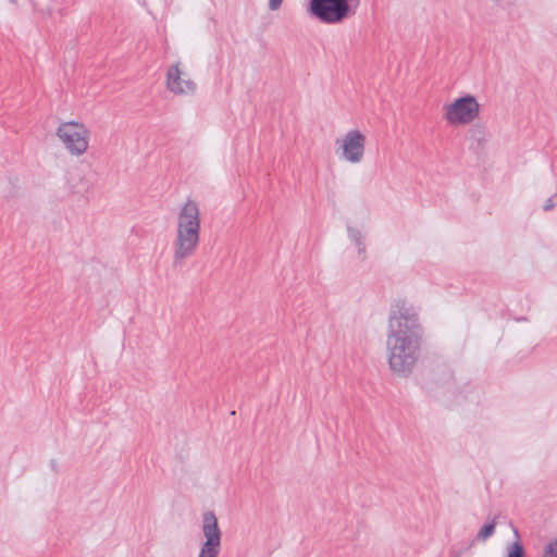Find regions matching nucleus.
Instances as JSON below:
<instances>
[{
  "label": "nucleus",
  "mask_w": 557,
  "mask_h": 557,
  "mask_svg": "<svg viewBox=\"0 0 557 557\" xmlns=\"http://www.w3.org/2000/svg\"><path fill=\"white\" fill-rule=\"evenodd\" d=\"M424 329L419 310L407 299H395L389 309L386 348L393 372L409 375L421 354Z\"/></svg>",
  "instance_id": "1"
},
{
  "label": "nucleus",
  "mask_w": 557,
  "mask_h": 557,
  "mask_svg": "<svg viewBox=\"0 0 557 557\" xmlns=\"http://www.w3.org/2000/svg\"><path fill=\"white\" fill-rule=\"evenodd\" d=\"M57 136L73 156H82L88 149L89 131L81 123H62L57 129Z\"/></svg>",
  "instance_id": "2"
},
{
  "label": "nucleus",
  "mask_w": 557,
  "mask_h": 557,
  "mask_svg": "<svg viewBox=\"0 0 557 557\" xmlns=\"http://www.w3.org/2000/svg\"><path fill=\"white\" fill-rule=\"evenodd\" d=\"M480 104L475 97L467 95L446 107L445 119L453 125H466L479 116Z\"/></svg>",
  "instance_id": "3"
},
{
  "label": "nucleus",
  "mask_w": 557,
  "mask_h": 557,
  "mask_svg": "<svg viewBox=\"0 0 557 557\" xmlns=\"http://www.w3.org/2000/svg\"><path fill=\"white\" fill-rule=\"evenodd\" d=\"M201 531L206 541L201 545L198 557H218L221 550L222 532L213 511H206L202 515Z\"/></svg>",
  "instance_id": "4"
},
{
  "label": "nucleus",
  "mask_w": 557,
  "mask_h": 557,
  "mask_svg": "<svg viewBox=\"0 0 557 557\" xmlns=\"http://www.w3.org/2000/svg\"><path fill=\"white\" fill-rule=\"evenodd\" d=\"M200 240V231L176 228V236L173 242V263L181 265L184 260L193 257Z\"/></svg>",
  "instance_id": "5"
},
{
  "label": "nucleus",
  "mask_w": 557,
  "mask_h": 557,
  "mask_svg": "<svg viewBox=\"0 0 557 557\" xmlns=\"http://www.w3.org/2000/svg\"><path fill=\"white\" fill-rule=\"evenodd\" d=\"M311 12L325 23H337L348 16L350 8L345 0H311Z\"/></svg>",
  "instance_id": "6"
},
{
  "label": "nucleus",
  "mask_w": 557,
  "mask_h": 557,
  "mask_svg": "<svg viewBox=\"0 0 557 557\" xmlns=\"http://www.w3.org/2000/svg\"><path fill=\"white\" fill-rule=\"evenodd\" d=\"M366 136L358 129H351L346 133L342 139V157L350 163L362 161L366 149Z\"/></svg>",
  "instance_id": "7"
},
{
  "label": "nucleus",
  "mask_w": 557,
  "mask_h": 557,
  "mask_svg": "<svg viewBox=\"0 0 557 557\" xmlns=\"http://www.w3.org/2000/svg\"><path fill=\"white\" fill-rule=\"evenodd\" d=\"M166 88L176 95L194 94L196 91V83L184 73L180 63L169 66L166 72Z\"/></svg>",
  "instance_id": "8"
},
{
  "label": "nucleus",
  "mask_w": 557,
  "mask_h": 557,
  "mask_svg": "<svg viewBox=\"0 0 557 557\" xmlns=\"http://www.w3.org/2000/svg\"><path fill=\"white\" fill-rule=\"evenodd\" d=\"M177 228L200 231V210L196 201L188 200L180 210Z\"/></svg>",
  "instance_id": "9"
},
{
  "label": "nucleus",
  "mask_w": 557,
  "mask_h": 557,
  "mask_svg": "<svg viewBox=\"0 0 557 557\" xmlns=\"http://www.w3.org/2000/svg\"><path fill=\"white\" fill-rule=\"evenodd\" d=\"M30 3L37 17L41 20L50 18L55 22L63 15L61 9L55 10V0H30Z\"/></svg>",
  "instance_id": "10"
},
{
  "label": "nucleus",
  "mask_w": 557,
  "mask_h": 557,
  "mask_svg": "<svg viewBox=\"0 0 557 557\" xmlns=\"http://www.w3.org/2000/svg\"><path fill=\"white\" fill-rule=\"evenodd\" d=\"M496 529V519L494 518L490 523H485L480 531L478 532L475 539L470 543L468 548H470L475 541H486L488 537H491L495 533Z\"/></svg>",
  "instance_id": "11"
},
{
  "label": "nucleus",
  "mask_w": 557,
  "mask_h": 557,
  "mask_svg": "<svg viewBox=\"0 0 557 557\" xmlns=\"http://www.w3.org/2000/svg\"><path fill=\"white\" fill-rule=\"evenodd\" d=\"M348 236L349 238L356 244L359 253L366 252V244L363 242L362 233L351 226L347 227Z\"/></svg>",
  "instance_id": "12"
},
{
  "label": "nucleus",
  "mask_w": 557,
  "mask_h": 557,
  "mask_svg": "<svg viewBox=\"0 0 557 557\" xmlns=\"http://www.w3.org/2000/svg\"><path fill=\"white\" fill-rule=\"evenodd\" d=\"M506 557H525L523 545L519 541L508 544Z\"/></svg>",
  "instance_id": "13"
},
{
  "label": "nucleus",
  "mask_w": 557,
  "mask_h": 557,
  "mask_svg": "<svg viewBox=\"0 0 557 557\" xmlns=\"http://www.w3.org/2000/svg\"><path fill=\"white\" fill-rule=\"evenodd\" d=\"M542 557H557V537L544 546Z\"/></svg>",
  "instance_id": "14"
},
{
  "label": "nucleus",
  "mask_w": 557,
  "mask_h": 557,
  "mask_svg": "<svg viewBox=\"0 0 557 557\" xmlns=\"http://www.w3.org/2000/svg\"><path fill=\"white\" fill-rule=\"evenodd\" d=\"M555 199H557V193L553 197L548 198L545 201L544 207H543L544 211H550V210L554 209V207H555V201L554 200Z\"/></svg>",
  "instance_id": "15"
},
{
  "label": "nucleus",
  "mask_w": 557,
  "mask_h": 557,
  "mask_svg": "<svg viewBox=\"0 0 557 557\" xmlns=\"http://www.w3.org/2000/svg\"><path fill=\"white\" fill-rule=\"evenodd\" d=\"M282 3L283 0H269L268 5L271 11H276L281 8Z\"/></svg>",
  "instance_id": "16"
},
{
  "label": "nucleus",
  "mask_w": 557,
  "mask_h": 557,
  "mask_svg": "<svg viewBox=\"0 0 557 557\" xmlns=\"http://www.w3.org/2000/svg\"><path fill=\"white\" fill-rule=\"evenodd\" d=\"M469 549L468 547L465 548L463 550H458V552H451V556L450 557H460L465 550Z\"/></svg>",
  "instance_id": "17"
},
{
  "label": "nucleus",
  "mask_w": 557,
  "mask_h": 557,
  "mask_svg": "<svg viewBox=\"0 0 557 557\" xmlns=\"http://www.w3.org/2000/svg\"><path fill=\"white\" fill-rule=\"evenodd\" d=\"M9 1L12 2V3H15L16 0H9Z\"/></svg>",
  "instance_id": "18"
}]
</instances>
